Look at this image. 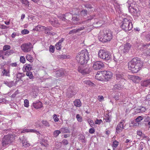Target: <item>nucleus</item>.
<instances>
[{
  "label": "nucleus",
  "mask_w": 150,
  "mask_h": 150,
  "mask_svg": "<svg viewBox=\"0 0 150 150\" xmlns=\"http://www.w3.org/2000/svg\"><path fill=\"white\" fill-rule=\"evenodd\" d=\"M89 59L88 52L87 50H82L78 53L76 56V60L80 64L78 68L79 72L83 74L89 73L90 67L88 65L83 66Z\"/></svg>",
  "instance_id": "nucleus-1"
},
{
  "label": "nucleus",
  "mask_w": 150,
  "mask_h": 150,
  "mask_svg": "<svg viewBox=\"0 0 150 150\" xmlns=\"http://www.w3.org/2000/svg\"><path fill=\"white\" fill-rule=\"evenodd\" d=\"M143 66V63L137 57L133 58L128 63V67L132 72L136 73Z\"/></svg>",
  "instance_id": "nucleus-2"
},
{
  "label": "nucleus",
  "mask_w": 150,
  "mask_h": 150,
  "mask_svg": "<svg viewBox=\"0 0 150 150\" xmlns=\"http://www.w3.org/2000/svg\"><path fill=\"white\" fill-rule=\"evenodd\" d=\"M113 36L112 32L109 30H107L104 32H100L99 33L98 38L99 40L104 42L110 41Z\"/></svg>",
  "instance_id": "nucleus-3"
},
{
  "label": "nucleus",
  "mask_w": 150,
  "mask_h": 150,
  "mask_svg": "<svg viewBox=\"0 0 150 150\" xmlns=\"http://www.w3.org/2000/svg\"><path fill=\"white\" fill-rule=\"evenodd\" d=\"M131 0H129L127 1V3L129 5L128 7L129 12L133 16H139L140 15V11L137 7L133 6L134 4L131 3Z\"/></svg>",
  "instance_id": "nucleus-4"
},
{
  "label": "nucleus",
  "mask_w": 150,
  "mask_h": 150,
  "mask_svg": "<svg viewBox=\"0 0 150 150\" xmlns=\"http://www.w3.org/2000/svg\"><path fill=\"white\" fill-rule=\"evenodd\" d=\"M120 27L125 31L131 30L133 28V25L131 20L128 18H124Z\"/></svg>",
  "instance_id": "nucleus-5"
},
{
  "label": "nucleus",
  "mask_w": 150,
  "mask_h": 150,
  "mask_svg": "<svg viewBox=\"0 0 150 150\" xmlns=\"http://www.w3.org/2000/svg\"><path fill=\"white\" fill-rule=\"evenodd\" d=\"M100 75H102L104 79L106 80H108L109 79L111 78L112 76V74L111 72L104 71H101L100 73H97L96 76V78L99 80H101L99 76Z\"/></svg>",
  "instance_id": "nucleus-6"
},
{
  "label": "nucleus",
  "mask_w": 150,
  "mask_h": 150,
  "mask_svg": "<svg viewBox=\"0 0 150 150\" xmlns=\"http://www.w3.org/2000/svg\"><path fill=\"white\" fill-rule=\"evenodd\" d=\"M98 57L103 59L108 60L111 58L110 54L107 51L102 50H100L98 53Z\"/></svg>",
  "instance_id": "nucleus-7"
},
{
  "label": "nucleus",
  "mask_w": 150,
  "mask_h": 150,
  "mask_svg": "<svg viewBox=\"0 0 150 150\" xmlns=\"http://www.w3.org/2000/svg\"><path fill=\"white\" fill-rule=\"evenodd\" d=\"M21 47L23 51L25 52L30 51L33 48L32 44L30 42L23 44L21 45Z\"/></svg>",
  "instance_id": "nucleus-8"
},
{
  "label": "nucleus",
  "mask_w": 150,
  "mask_h": 150,
  "mask_svg": "<svg viewBox=\"0 0 150 150\" xmlns=\"http://www.w3.org/2000/svg\"><path fill=\"white\" fill-rule=\"evenodd\" d=\"M104 67V64L102 62L96 61L93 63V68L94 70H97L102 69Z\"/></svg>",
  "instance_id": "nucleus-9"
},
{
  "label": "nucleus",
  "mask_w": 150,
  "mask_h": 150,
  "mask_svg": "<svg viewBox=\"0 0 150 150\" xmlns=\"http://www.w3.org/2000/svg\"><path fill=\"white\" fill-rule=\"evenodd\" d=\"M76 92L75 91L74 88H71V87L68 88L67 96L71 98L76 94Z\"/></svg>",
  "instance_id": "nucleus-10"
},
{
  "label": "nucleus",
  "mask_w": 150,
  "mask_h": 150,
  "mask_svg": "<svg viewBox=\"0 0 150 150\" xmlns=\"http://www.w3.org/2000/svg\"><path fill=\"white\" fill-rule=\"evenodd\" d=\"M55 76L58 78L61 76H64L65 75L64 70L62 69L58 70L55 72Z\"/></svg>",
  "instance_id": "nucleus-11"
},
{
  "label": "nucleus",
  "mask_w": 150,
  "mask_h": 150,
  "mask_svg": "<svg viewBox=\"0 0 150 150\" xmlns=\"http://www.w3.org/2000/svg\"><path fill=\"white\" fill-rule=\"evenodd\" d=\"M131 45L129 43H126L123 46H122V47H123L122 49V51L124 53H126L128 52L129 50L130 49L131 47ZM122 48V47H120Z\"/></svg>",
  "instance_id": "nucleus-12"
},
{
  "label": "nucleus",
  "mask_w": 150,
  "mask_h": 150,
  "mask_svg": "<svg viewBox=\"0 0 150 150\" xmlns=\"http://www.w3.org/2000/svg\"><path fill=\"white\" fill-rule=\"evenodd\" d=\"M124 74L120 72L116 74V76L117 79L118 80H122L123 81L125 80V77Z\"/></svg>",
  "instance_id": "nucleus-13"
},
{
  "label": "nucleus",
  "mask_w": 150,
  "mask_h": 150,
  "mask_svg": "<svg viewBox=\"0 0 150 150\" xmlns=\"http://www.w3.org/2000/svg\"><path fill=\"white\" fill-rule=\"evenodd\" d=\"M123 122V121H121L117 125L116 131L117 133L121 132L124 129Z\"/></svg>",
  "instance_id": "nucleus-14"
},
{
  "label": "nucleus",
  "mask_w": 150,
  "mask_h": 150,
  "mask_svg": "<svg viewBox=\"0 0 150 150\" xmlns=\"http://www.w3.org/2000/svg\"><path fill=\"white\" fill-rule=\"evenodd\" d=\"M50 21V23L52 26L56 27L59 26L60 25V24L56 18L53 19V20Z\"/></svg>",
  "instance_id": "nucleus-15"
},
{
  "label": "nucleus",
  "mask_w": 150,
  "mask_h": 150,
  "mask_svg": "<svg viewBox=\"0 0 150 150\" xmlns=\"http://www.w3.org/2000/svg\"><path fill=\"white\" fill-rule=\"evenodd\" d=\"M33 106L35 108L38 109L42 106V103L39 101L35 102L33 103Z\"/></svg>",
  "instance_id": "nucleus-16"
},
{
  "label": "nucleus",
  "mask_w": 150,
  "mask_h": 150,
  "mask_svg": "<svg viewBox=\"0 0 150 150\" xmlns=\"http://www.w3.org/2000/svg\"><path fill=\"white\" fill-rule=\"evenodd\" d=\"M9 138L7 136H5L2 139V144L4 146H5L9 143Z\"/></svg>",
  "instance_id": "nucleus-17"
},
{
  "label": "nucleus",
  "mask_w": 150,
  "mask_h": 150,
  "mask_svg": "<svg viewBox=\"0 0 150 150\" xmlns=\"http://www.w3.org/2000/svg\"><path fill=\"white\" fill-rule=\"evenodd\" d=\"M84 27L83 26H82L79 28L73 30H72L70 31V32H69V34L70 35L72 34L76 33L81 31V30L84 29Z\"/></svg>",
  "instance_id": "nucleus-18"
},
{
  "label": "nucleus",
  "mask_w": 150,
  "mask_h": 150,
  "mask_svg": "<svg viewBox=\"0 0 150 150\" xmlns=\"http://www.w3.org/2000/svg\"><path fill=\"white\" fill-rule=\"evenodd\" d=\"M22 138L21 139L20 138H19V139L21 141V142H22V144L23 146L26 147L29 146H30V144L29 143H28L26 141V140L25 139H23Z\"/></svg>",
  "instance_id": "nucleus-19"
},
{
  "label": "nucleus",
  "mask_w": 150,
  "mask_h": 150,
  "mask_svg": "<svg viewBox=\"0 0 150 150\" xmlns=\"http://www.w3.org/2000/svg\"><path fill=\"white\" fill-rule=\"evenodd\" d=\"M128 78L134 82H136L138 81H139L140 80L139 77L137 76H129Z\"/></svg>",
  "instance_id": "nucleus-20"
},
{
  "label": "nucleus",
  "mask_w": 150,
  "mask_h": 150,
  "mask_svg": "<svg viewBox=\"0 0 150 150\" xmlns=\"http://www.w3.org/2000/svg\"><path fill=\"white\" fill-rule=\"evenodd\" d=\"M42 28H43V30H45V33L47 34H50V31L52 29V28L51 26L45 27L44 26V27H42Z\"/></svg>",
  "instance_id": "nucleus-21"
},
{
  "label": "nucleus",
  "mask_w": 150,
  "mask_h": 150,
  "mask_svg": "<svg viewBox=\"0 0 150 150\" xmlns=\"http://www.w3.org/2000/svg\"><path fill=\"white\" fill-rule=\"evenodd\" d=\"M150 84V79H149L144 81L141 82V85L142 86H147Z\"/></svg>",
  "instance_id": "nucleus-22"
},
{
  "label": "nucleus",
  "mask_w": 150,
  "mask_h": 150,
  "mask_svg": "<svg viewBox=\"0 0 150 150\" xmlns=\"http://www.w3.org/2000/svg\"><path fill=\"white\" fill-rule=\"evenodd\" d=\"M74 105L77 107H80L81 105V103L79 99H77L74 101Z\"/></svg>",
  "instance_id": "nucleus-23"
},
{
  "label": "nucleus",
  "mask_w": 150,
  "mask_h": 150,
  "mask_svg": "<svg viewBox=\"0 0 150 150\" xmlns=\"http://www.w3.org/2000/svg\"><path fill=\"white\" fill-rule=\"evenodd\" d=\"M95 21L93 23V24L96 27H100L102 24V21H98L97 19H96Z\"/></svg>",
  "instance_id": "nucleus-24"
},
{
  "label": "nucleus",
  "mask_w": 150,
  "mask_h": 150,
  "mask_svg": "<svg viewBox=\"0 0 150 150\" xmlns=\"http://www.w3.org/2000/svg\"><path fill=\"white\" fill-rule=\"evenodd\" d=\"M120 55L119 53H117L116 54H115L114 55V60L115 62H117L118 61H120Z\"/></svg>",
  "instance_id": "nucleus-25"
},
{
  "label": "nucleus",
  "mask_w": 150,
  "mask_h": 150,
  "mask_svg": "<svg viewBox=\"0 0 150 150\" xmlns=\"http://www.w3.org/2000/svg\"><path fill=\"white\" fill-rule=\"evenodd\" d=\"M47 142V140H45L43 139L40 142V143L42 145L44 146L45 147H47L48 146V144Z\"/></svg>",
  "instance_id": "nucleus-26"
},
{
  "label": "nucleus",
  "mask_w": 150,
  "mask_h": 150,
  "mask_svg": "<svg viewBox=\"0 0 150 150\" xmlns=\"http://www.w3.org/2000/svg\"><path fill=\"white\" fill-rule=\"evenodd\" d=\"M143 53L145 56H150V49H145L143 51Z\"/></svg>",
  "instance_id": "nucleus-27"
},
{
  "label": "nucleus",
  "mask_w": 150,
  "mask_h": 150,
  "mask_svg": "<svg viewBox=\"0 0 150 150\" xmlns=\"http://www.w3.org/2000/svg\"><path fill=\"white\" fill-rule=\"evenodd\" d=\"M61 131L64 133H70V131L69 129L66 127L62 128L61 129Z\"/></svg>",
  "instance_id": "nucleus-28"
},
{
  "label": "nucleus",
  "mask_w": 150,
  "mask_h": 150,
  "mask_svg": "<svg viewBox=\"0 0 150 150\" xmlns=\"http://www.w3.org/2000/svg\"><path fill=\"white\" fill-rule=\"evenodd\" d=\"M42 27H44V26L39 25L35 27L33 30L37 31H40L42 30H43V28H42Z\"/></svg>",
  "instance_id": "nucleus-29"
},
{
  "label": "nucleus",
  "mask_w": 150,
  "mask_h": 150,
  "mask_svg": "<svg viewBox=\"0 0 150 150\" xmlns=\"http://www.w3.org/2000/svg\"><path fill=\"white\" fill-rule=\"evenodd\" d=\"M24 67L25 68V71H26L27 72L30 71L31 69V67L30 64H25V66H24L23 68V70L24 69L23 68Z\"/></svg>",
  "instance_id": "nucleus-30"
},
{
  "label": "nucleus",
  "mask_w": 150,
  "mask_h": 150,
  "mask_svg": "<svg viewBox=\"0 0 150 150\" xmlns=\"http://www.w3.org/2000/svg\"><path fill=\"white\" fill-rule=\"evenodd\" d=\"M88 13L86 9H83L80 12L81 14L83 16H86L87 15Z\"/></svg>",
  "instance_id": "nucleus-31"
},
{
  "label": "nucleus",
  "mask_w": 150,
  "mask_h": 150,
  "mask_svg": "<svg viewBox=\"0 0 150 150\" xmlns=\"http://www.w3.org/2000/svg\"><path fill=\"white\" fill-rule=\"evenodd\" d=\"M26 59L27 60L30 62H32L33 61V57L30 54L27 55L26 56Z\"/></svg>",
  "instance_id": "nucleus-32"
},
{
  "label": "nucleus",
  "mask_w": 150,
  "mask_h": 150,
  "mask_svg": "<svg viewBox=\"0 0 150 150\" xmlns=\"http://www.w3.org/2000/svg\"><path fill=\"white\" fill-rule=\"evenodd\" d=\"M121 88L120 85L119 84L115 85L113 88H112L113 90H120Z\"/></svg>",
  "instance_id": "nucleus-33"
},
{
  "label": "nucleus",
  "mask_w": 150,
  "mask_h": 150,
  "mask_svg": "<svg viewBox=\"0 0 150 150\" xmlns=\"http://www.w3.org/2000/svg\"><path fill=\"white\" fill-rule=\"evenodd\" d=\"M24 76L25 74L23 73L19 72L17 74L16 77L17 78L21 79V77H24Z\"/></svg>",
  "instance_id": "nucleus-34"
},
{
  "label": "nucleus",
  "mask_w": 150,
  "mask_h": 150,
  "mask_svg": "<svg viewBox=\"0 0 150 150\" xmlns=\"http://www.w3.org/2000/svg\"><path fill=\"white\" fill-rule=\"evenodd\" d=\"M26 75L28 76L30 79H32L34 78V76L32 73L31 72L27 71L26 73Z\"/></svg>",
  "instance_id": "nucleus-35"
},
{
  "label": "nucleus",
  "mask_w": 150,
  "mask_h": 150,
  "mask_svg": "<svg viewBox=\"0 0 150 150\" xmlns=\"http://www.w3.org/2000/svg\"><path fill=\"white\" fill-rule=\"evenodd\" d=\"M61 131L59 130H56L53 132V135L54 137H57L59 134L60 133Z\"/></svg>",
  "instance_id": "nucleus-36"
},
{
  "label": "nucleus",
  "mask_w": 150,
  "mask_h": 150,
  "mask_svg": "<svg viewBox=\"0 0 150 150\" xmlns=\"http://www.w3.org/2000/svg\"><path fill=\"white\" fill-rule=\"evenodd\" d=\"M42 124L45 126L46 127H49L50 126V124L46 120H44L42 121Z\"/></svg>",
  "instance_id": "nucleus-37"
},
{
  "label": "nucleus",
  "mask_w": 150,
  "mask_h": 150,
  "mask_svg": "<svg viewBox=\"0 0 150 150\" xmlns=\"http://www.w3.org/2000/svg\"><path fill=\"white\" fill-rule=\"evenodd\" d=\"M84 7L87 8L91 9L93 8L91 5L89 4H83Z\"/></svg>",
  "instance_id": "nucleus-38"
},
{
  "label": "nucleus",
  "mask_w": 150,
  "mask_h": 150,
  "mask_svg": "<svg viewBox=\"0 0 150 150\" xmlns=\"http://www.w3.org/2000/svg\"><path fill=\"white\" fill-rule=\"evenodd\" d=\"M2 73L3 74V75L4 76H8L9 75V72L7 70L4 69L3 70V71H2Z\"/></svg>",
  "instance_id": "nucleus-39"
},
{
  "label": "nucleus",
  "mask_w": 150,
  "mask_h": 150,
  "mask_svg": "<svg viewBox=\"0 0 150 150\" xmlns=\"http://www.w3.org/2000/svg\"><path fill=\"white\" fill-rule=\"evenodd\" d=\"M15 135L13 134H10V144L13 143L15 139Z\"/></svg>",
  "instance_id": "nucleus-40"
},
{
  "label": "nucleus",
  "mask_w": 150,
  "mask_h": 150,
  "mask_svg": "<svg viewBox=\"0 0 150 150\" xmlns=\"http://www.w3.org/2000/svg\"><path fill=\"white\" fill-rule=\"evenodd\" d=\"M104 119L106 122H110L111 121V118L108 115L105 117Z\"/></svg>",
  "instance_id": "nucleus-41"
},
{
  "label": "nucleus",
  "mask_w": 150,
  "mask_h": 150,
  "mask_svg": "<svg viewBox=\"0 0 150 150\" xmlns=\"http://www.w3.org/2000/svg\"><path fill=\"white\" fill-rule=\"evenodd\" d=\"M55 47L57 50H60L61 48V44L57 43L55 45Z\"/></svg>",
  "instance_id": "nucleus-42"
},
{
  "label": "nucleus",
  "mask_w": 150,
  "mask_h": 150,
  "mask_svg": "<svg viewBox=\"0 0 150 150\" xmlns=\"http://www.w3.org/2000/svg\"><path fill=\"white\" fill-rule=\"evenodd\" d=\"M76 118L77 120L79 122L82 121V117L79 114H77L76 116Z\"/></svg>",
  "instance_id": "nucleus-43"
},
{
  "label": "nucleus",
  "mask_w": 150,
  "mask_h": 150,
  "mask_svg": "<svg viewBox=\"0 0 150 150\" xmlns=\"http://www.w3.org/2000/svg\"><path fill=\"white\" fill-rule=\"evenodd\" d=\"M55 48L53 46L51 45L49 47V50L50 52L54 53V51Z\"/></svg>",
  "instance_id": "nucleus-44"
},
{
  "label": "nucleus",
  "mask_w": 150,
  "mask_h": 150,
  "mask_svg": "<svg viewBox=\"0 0 150 150\" xmlns=\"http://www.w3.org/2000/svg\"><path fill=\"white\" fill-rule=\"evenodd\" d=\"M21 33L22 34L25 35L29 33V31L27 29H24L21 31Z\"/></svg>",
  "instance_id": "nucleus-45"
},
{
  "label": "nucleus",
  "mask_w": 150,
  "mask_h": 150,
  "mask_svg": "<svg viewBox=\"0 0 150 150\" xmlns=\"http://www.w3.org/2000/svg\"><path fill=\"white\" fill-rule=\"evenodd\" d=\"M21 3L25 5H29V2L27 0H20Z\"/></svg>",
  "instance_id": "nucleus-46"
},
{
  "label": "nucleus",
  "mask_w": 150,
  "mask_h": 150,
  "mask_svg": "<svg viewBox=\"0 0 150 150\" xmlns=\"http://www.w3.org/2000/svg\"><path fill=\"white\" fill-rule=\"evenodd\" d=\"M118 144V142L116 140H115V141L113 142L112 144V145L113 147L116 148L117 147V146Z\"/></svg>",
  "instance_id": "nucleus-47"
},
{
  "label": "nucleus",
  "mask_w": 150,
  "mask_h": 150,
  "mask_svg": "<svg viewBox=\"0 0 150 150\" xmlns=\"http://www.w3.org/2000/svg\"><path fill=\"white\" fill-rule=\"evenodd\" d=\"M62 143L64 146L67 145L69 142L66 139H64L62 142Z\"/></svg>",
  "instance_id": "nucleus-48"
},
{
  "label": "nucleus",
  "mask_w": 150,
  "mask_h": 150,
  "mask_svg": "<svg viewBox=\"0 0 150 150\" xmlns=\"http://www.w3.org/2000/svg\"><path fill=\"white\" fill-rule=\"evenodd\" d=\"M53 118L55 122H57L59 120V119L57 118V115L55 114L53 115Z\"/></svg>",
  "instance_id": "nucleus-49"
},
{
  "label": "nucleus",
  "mask_w": 150,
  "mask_h": 150,
  "mask_svg": "<svg viewBox=\"0 0 150 150\" xmlns=\"http://www.w3.org/2000/svg\"><path fill=\"white\" fill-rule=\"evenodd\" d=\"M24 106L25 107H28L29 106V101L27 99H25L24 100Z\"/></svg>",
  "instance_id": "nucleus-50"
},
{
  "label": "nucleus",
  "mask_w": 150,
  "mask_h": 150,
  "mask_svg": "<svg viewBox=\"0 0 150 150\" xmlns=\"http://www.w3.org/2000/svg\"><path fill=\"white\" fill-rule=\"evenodd\" d=\"M29 132H34L36 133L37 134H40L39 132L37 130L34 129H29Z\"/></svg>",
  "instance_id": "nucleus-51"
},
{
  "label": "nucleus",
  "mask_w": 150,
  "mask_h": 150,
  "mask_svg": "<svg viewBox=\"0 0 150 150\" xmlns=\"http://www.w3.org/2000/svg\"><path fill=\"white\" fill-rule=\"evenodd\" d=\"M142 119L143 118L142 116H139L136 118L135 119V121L136 122H140L141 120H142Z\"/></svg>",
  "instance_id": "nucleus-52"
},
{
  "label": "nucleus",
  "mask_w": 150,
  "mask_h": 150,
  "mask_svg": "<svg viewBox=\"0 0 150 150\" xmlns=\"http://www.w3.org/2000/svg\"><path fill=\"white\" fill-rule=\"evenodd\" d=\"M103 121L101 119L98 120V119H97L96 121H95V123L96 124H100L101 122H102Z\"/></svg>",
  "instance_id": "nucleus-53"
},
{
  "label": "nucleus",
  "mask_w": 150,
  "mask_h": 150,
  "mask_svg": "<svg viewBox=\"0 0 150 150\" xmlns=\"http://www.w3.org/2000/svg\"><path fill=\"white\" fill-rule=\"evenodd\" d=\"M25 58L24 56H21L20 58V62L23 63H24L25 62Z\"/></svg>",
  "instance_id": "nucleus-54"
},
{
  "label": "nucleus",
  "mask_w": 150,
  "mask_h": 150,
  "mask_svg": "<svg viewBox=\"0 0 150 150\" xmlns=\"http://www.w3.org/2000/svg\"><path fill=\"white\" fill-rule=\"evenodd\" d=\"M9 49V46L8 45H5L3 47V50L6 51Z\"/></svg>",
  "instance_id": "nucleus-55"
},
{
  "label": "nucleus",
  "mask_w": 150,
  "mask_h": 150,
  "mask_svg": "<svg viewBox=\"0 0 150 150\" xmlns=\"http://www.w3.org/2000/svg\"><path fill=\"white\" fill-rule=\"evenodd\" d=\"M9 55V51L8 50L7 51L4 52V51L3 55H4L6 56H8Z\"/></svg>",
  "instance_id": "nucleus-56"
},
{
  "label": "nucleus",
  "mask_w": 150,
  "mask_h": 150,
  "mask_svg": "<svg viewBox=\"0 0 150 150\" xmlns=\"http://www.w3.org/2000/svg\"><path fill=\"white\" fill-rule=\"evenodd\" d=\"M72 19L73 21H79V19L76 17L74 16L72 18Z\"/></svg>",
  "instance_id": "nucleus-57"
},
{
  "label": "nucleus",
  "mask_w": 150,
  "mask_h": 150,
  "mask_svg": "<svg viewBox=\"0 0 150 150\" xmlns=\"http://www.w3.org/2000/svg\"><path fill=\"white\" fill-rule=\"evenodd\" d=\"M84 83H85L88 85H90L92 83L89 81H86L85 80L83 81Z\"/></svg>",
  "instance_id": "nucleus-58"
},
{
  "label": "nucleus",
  "mask_w": 150,
  "mask_h": 150,
  "mask_svg": "<svg viewBox=\"0 0 150 150\" xmlns=\"http://www.w3.org/2000/svg\"><path fill=\"white\" fill-rule=\"evenodd\" d=\"M89 132L91 134H93L95 132V129L93 128H90L89 131Z\"/></svg>",
  "instance_id": "nucleus-59"
},
{
  "label": "nucleus",
  "mask_w": 150,
  "mask_h": 150,
  "mask_svg": "<svg viewBox=\"0 0 150 150\" xmlns=\"http://www.w3.org/2000/svg\"><path fill=\"white\" fill-rule=\"evenodd\" d=\"M17 65H18L16 63V62L13 63H12L10 64V66L13 67H16L17 66Z\"/></svg>",
  "instance_id": "nucleus-60"
},
{
  "label": "nucleus",
  "mask_w": 150,
  "mask_h": 150,
  "mask_svg": "<svg viewBox=\"0 0 150 150\" xmlns=\"http://www.w3.org/2000/svg\"><path fill=\"white\" fill-rule=\"evenodd\" d=\"M146 38L147 40H150V33L146 35Z\"/></svg>",
  "instance_id": "nucleus-61"
},
{
  "label": "nucleus",
  "mask_w": 150,
  "mask_h": 150,
  "mask_svg": "<svg viewBox=\"0 0 150 150\" xmlns=\"http://www.w3.org/2000/svg\"><path fill=\"white\" fill-rule=\"evenodd\" d=\"M115 100H119V95L118 94H116L113 97Z\"/></svg>",
  "instance_id": "nucleus-62"
},
{
  "label": "nucleus",
  "mask_w": 150,
  "mask_h": 150,
  "mask_svg": "<svg viewBox=\"0 0 150 150\" xmlns=\"http://www.w3.org/2000/svg\"><path fill=\"white\" fill-rule=\"evenodd\" d=\"M146 100L149 101L150 100V94L147 95L146 97Z\"/></svg>",
  "instance_id": "nucleus-63"
},
{
  "label": "nucleus",
  "mask_w": 150,
  "mask_h": 150,
  "mask_svg": "<svg viewBox=\"0 0 150 150\" xmlns=\"http://www.w3.org/2000/svg\"><path fill=\"white\" fill-rule=\"evenodd\" d=\"M137 134L140 137H141L143 133H142V132L141 131L139 130L137 131Z\"/></svg>",
  "instance_id": "nucleus-64"
}]
</instances>
